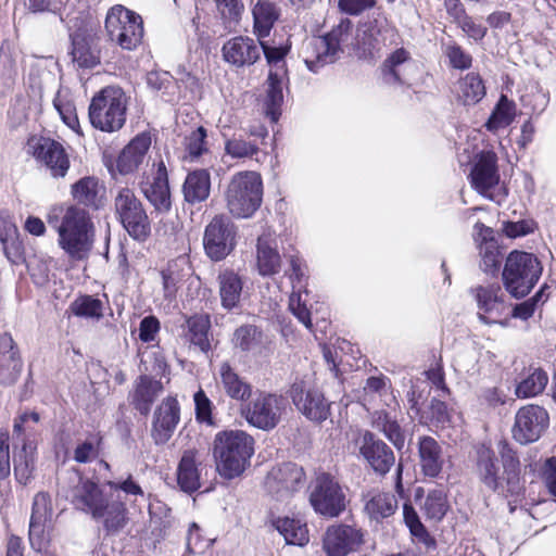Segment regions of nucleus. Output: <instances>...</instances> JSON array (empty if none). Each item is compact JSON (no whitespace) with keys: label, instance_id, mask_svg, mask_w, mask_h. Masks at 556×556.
Returning a JSON list of instances; mask_svg holds the SVG:
<instances>
[{"label":"nucleus","instance_id":"obj_7","mask_svg":"<svg viewBox=\"0 0 556 556\" xmlns=\"http://www.w3.org/2000/svg\"><path fill=\"white\" fill-rule=\"evenodd\" d=\"M105 31L111 41L125 50L136 49L143 37V22L139 14L117 4L105 17Z\"/></svg>","mask_w":556,"mask_h":556},{"label":"nucleus","instance_id":"obj_63","mask_svg":"<svg viewBox=\"0 0 556 556\" xmlns=\"http://www.w3.org/2000/svg\"><path fill=\"white\" fill-rule=\"evenodd\" d=\"M17 237V227L15 226L12 217L5 213L0 212V241L5 248L8 243L13 242Z\"/></svg>","mask_w":556,"mask_h":556},{"label":"nucleus","instance_id":"obj_13","mask_svg":"<svg viewBox=\"0 0 556 556\" xmlns=\"http://www.w3.org/2000/svg\"><path fill=\"white\" fill-rule=\"evenodd\" d=\"M548 413L542 406H523L516 414L513 437L520 444L534 442L548 427Z\"/></svg>","mask_w":556,"mask_h":556},{"label":"nucleus","instance_id":"obj_37","mask_svg":"<svg viewBox=\"0 0 556 556\" xmlns=\"http://www.w3.org/2000/svg\"><path fill=\"white\" fill-rule=\"evenodd\" d=\"M303 480L304 471L302 467L289 462L273 467L266 476L265 484L267 486H293L294 484L302 483Z\"/></svg>","mask_w":556,"mask_h":556},{"label":"nucleus","instance_id":"obj_17","mask_svg":"<svg viewBox=\"0 0 556 556\" xmlns=\"http://www.w3.org/2000/svg\"><path fill=\"white\" fill-rule=\"evenodd\" d=\"M364 542V533L354 526L339 525L327 529L324 549L327 556H348Z\"/></svg>","mask_w":556,"mask_h":556},{"label":"nucleus","instance_id":"obj_62","mask_svg":"<svg viewBox=\"0 0 556 556\" xmlns=\"http://www.w3.org/2000/svg\"><path fill=\"white\" fill-rule=\"evenodd\" d=\"M195 405V418L200 422L212 425V402L205 392L200 389L193 396Z\"/></svg>","mask_w":556,"mask_h":556},{"label":"nucleus","instance_id":"obj_56","mask_svg":"<svg viewBox=\"0 0 556 556\" xmlns=\"http://www.w3.org/2000/svg\"><path fill=\"white\" fill-rule=\"evenodd\" d=\"M444 54L448 58L450 64L454 68L467 70L471 66V55L455 42H451L445 46Z\"/></svg>","mask_w":556,"mask_h":556},{"label":"nucleus","instance_id":"obj_51","mask_svg":"<svg viewBox=\"0 0 556 556\" xmlns=\"http://www.w3.org/2000/svg\"><path fill=\"white\" fill-rule=\"evenodd\" d=\"M352 22L349 18H342L339 24L324 37L340 54L342 52V46L348 45L352 38Z\"/></svg>","mask_w":556,"mask_h":556},{"label":"nucleus","instance_id":"obj_28","mask_svg":"<svg viewBox=\"0 0 556 556\" xmlns=\"http://www.w3.org/2000/svg\"><path fill=\"white\" fill-rule=\"evenodd\" d=\"M410 65V54L403 48L395 50L382 65L383 80L389 85L406 84V68Z\"/></svg>","mask_w":556,"mask_h":556},{"label":"nucleus","instance_id":"obj_59","mask_svg":"<svg viewBox=\"0 0 556 556\" xmlns=\"http://www.w3.org/2000/svg\"><path fill=\"white\" fill-rule=\"evenodd\" d=\"M502 462L505 472L507 473V483L517 482L519 475V460L513 450L506 444H502L501 448Z\"/></svg>","mask_w":556,"mask_h":556},{"label":"nucleus","instance_id":"obj_43","mask_svg":"<svg viewBox=\"0 0 556 556\" xmlns=\"http://www.w3.org/2000/svg\"><path fill=\"white\" fill-rule=\"evenodd\" d=\"M200 475L194 452L186 451L177 468L178 486H201Z\"/></svg>","mask_w":556,"mask_h":556},{"label":"nucleus","instance_id":"obj_64","mask_svg":"<svg viewBox=\"0 0 556 556\" xmlns=\"http://www.w3.org/2000/svg\"><path fill=\"white\" fill-rule=\"evenodd\" d=\"M289 308L307 329L312 328L311 314L306 306L301 303L300 295L295 292L290 295Z\"/></svg>","mask_w":556,"mask_h":556},{"label":"nucleus","instance_id":"obj_29","mask_svg":"<svg viewBox=\"0 0 556 556\" xmlns=\"http://www.w3.org/2000/svg\"><path fill=\"white\" fill-rule=\"evenodd\" d=\"M162 383L148 376H140L134 394L132 404L142 415H148L156 396L162 392Z\"/></svg>","mask_w":556,"mask_h":556},{"label":"nucleus","instance_id":"obj_18","mask_svg":"<svg viewBox=\"0 0 556 556\" xmlns=\"http://www.w3.org/2000/svg\"><path fill=\"white\" fill-rule=\"evenodd\" d=\"M34 156L41 162L53 178H64L70 169V156L58 141L42 138L35 146Z\"/></svg>","mask_w":556,"mask_h":556},{"label":"nucleus","instance_id":"obj_26","mask_svg":"<svg viewBox=\"0 0 556 556\" xmlns=\"http://www.w3.org/2000/svg\"><path fill=\"white\" fill-rule=\"evenodd\" d=\"M477 472L481 482L488 486H498L496 457L494 451L485 443L473 446Z\"/></svg>","mask_w":556,"mask_h":556},{"label":"nucleus","instance_id":"obj_16","mask_svg":"<svg viewBox=\"0 0 556 556\" xmlns=\"http://www.w3.org/2000/svg\"><path fill=\"white\" fill-rule=\"evenodd\" d=\"M477 301L478 318L485 325H494L506 314L505 295L500 285L478 286L472 289Z\"/></svg>","mask_w":556,"mask_h":556},{"label":"nucleus","instance_id":"obj_10","mask_svg":"<svg viewBox=\"0 0 556 556\" xmlns=\"http://www.w3.org/2000/svg\"><path fill=\"white\" fill-rule=\"evenodd\" d=\"M286 409V400L276 394L261 393L243 409L247 421L261 430H271L280 421Z\"/></svg>","mask_w":556,"mask_h":556},{"label":"nucleus","instance_id":"obj_4","mask_svg":"<svg viewBox=\"0 0 556 556\" xmlns=\"http://www.w3.org/2000/svg\"><path fill=\"white\" fill-rule=\"evenodd\" d=\"M73 504L77 509L91 513L93 518H102L108 533L119 532L128 522L126 508L119 493L109 501L101 489H73Z\"/></svg>","mask_w":556,"mask_h":556},{"label":"nucleus","instance_id":"obj_49","mask_svg":"<svg viewBox=\"0 0 556 556\" xmlns=\"http://www.w3.org/2000/svg\"><path fill=\"white\" fill-rule=\"evenodd\" d=\"M258 146L240 137L225 140V153L232 159H248L258 153Z\"/></svg>","mask_w":556,"mask_h":556},{"label":"nucleus","instance_id":"obj_54","mask_svg":"<svg viewBox=\"0 0 556 556\" xmlns=\"http://www.w3.org/2000/svg\"><path fill=\"white\" fill-rule=\"evenodd\" d=\"M72 55L74 62H76L79 67L91 68L100 62L98 53L91 50L84 41L73 42Z\"/></svg>","mask_w":556,"mask_h":556},{"label":"nucleus","instance_id":"obj_36","mask_svg":"<svg viewBox=\"0 0 556 556\" xmlns=\"http://www.w3.org/2000/svg\"><path fill=\"white\" fill-rule=\"evenodd\" d=\"M457 99L464 105H473L485 96V86L479 74L468 73L460 78L456 89Z\"/></svg>","mask_w":556,"mask_h":556},{"label":"nucleus","instance_id":"obj_21","mask_svg":"<svg viewBox=\"0 0 556 556\" xmlns=\"http://www.w3.org/2000/svg\"><path fill=\"white\" fill-rule=\"evenodd\" d=\"M150 146L151 137L149 134L142 132L131 139L117 157L116 168L118 173L122 175L135 173L146 160Z\"/></svg>","mask_w":556,"mask_h":556},{"label":"nucleus","instance_id":"obj_3","mask_svg":"<svg viewBox=\"0 0 556 556\" xmlns=\"http://www.w3.org/2000/svg\"><path fill=\"white\" fill-rule=\"evenodd\" d=\"M263 179L260 173L243 170L236 173L226 189L228 212L235 218H250L263 201Z\"/></svg>","mask_w":556,"mask_h":556},{"label":"nucleus","instance_id":"obj_46","mask_svg":"<svg viewBox=\"0 0 556 556\" xmlns=\"http://www.w3.org/2000/svg\"><path fill=\"white\" fill-rule=\"evenodd\" d=\"M547 382V372L541 368H535L527 378L519 382L516 388V394L520 399L536 396L544 391Z\"/></svg>","mask_w":556,"mask_h":556},{"label":"nucleus","instance_id":"obj_2","mask_svg":"<svg viewBox=\"0 0 556 556\" xmlns=\"http://www.w3.org/2000/svg\"><path fill=\"white\" fill-rule=\"evenodd\" d=\"M254 440L241 430L218 432L214 440L216 470L225 479L231 480L243 473L253 455Z\"/></svg>","mask_w":556,"mask_h":556},{"label":"nucleus","instance_id":"obj_47","mask_svg":"<svg viewBox=\"0 0 556 556\" xmlns=\"http://www.w3.org/2000/svg\"><path fill=\"white\" fill-rule=\"evenodd\" d=\"M268 89L266 97V112L270 115L271 119L275 122L278 118V109L283 100L282 94V75L278 73V71H270L268 78Z\"/></svg>","mask_w":556,"mask_h":556},{"label":"nucleus","instance_id":"obj_48","mask_svg":"<svg viewBox=\"0 0 556 556\" xmlns=\"http://www.w3.org/2000/svg\"><path fill=\"white\" fill-rule=\"evenodd\" d=\"M71 309L78 317L100 319L103 316L104 304L92 295H81L71 304Z\"/></svg>","mask_w":556,"mask_h":556},{"label":"nucleus","instance_id":"obj_25","mask_svg":"<svg viewBox=\"0 0 556 556\" xmlns=\"http://www.w3.org/2000/svg\"><path fill=\"white\" fill-rule=\"evenodd\" d=\"M211 191V176L207 169H197L189 173L182 186L185 200L190 204L205 201Z\"/></svg>","mask_w":556,"mask_h":556},{"label":"nucleus","instance_id":"obj_50","mask_svg":"<svg viewBox=\"0 0 556 556\" xmlns=\"http://www.w3.org/2000/svg\"><path fill=\"white\" fill-rule=\"evenodd\" d=\"M23 363L17 351L0 356V379L7 383H13L18 378Z\"/></svg>","mask_w":556,"mask_h":556},{"label":"nucleus","instance_id":"obj_40","mask_svg":"<svg viewBox=\"0 0 556 556\" xmlns=\"http://www.w3.org/2000/svg\"><path fill=\"white\" fill-rule=\"evenodd\" d=\"M206 138L207 130L203 126H199L187 135L184 139V159L190 162H198L210 155Z\"/></svg>","mask_w":556,"mask_h":556},{"label":"nucleus","instance_id":"obj_22","mask_svg":"<svg viewBox=\"0 0 556 556\" xmlns=\"http://www.w3.org/2000/svg\"><path fill=\"white\" fill-rule=\"evenodd\" d=\"M309 503L317 514L334 518L345 509L348 501L341 489H314Z\"/></svg>","mask_w":556,"mask_h":556},{"label":"nucleus","instance_id":"obj_9","mask_svg":"<svg viewBox=\"0 0 556 556\" xmlns=\"http://www.w3.org/2000/svg\"><path fill=\"white\" fill-rule=\"evenodd\" d=\"M351 442L348 445L353 453L358 454L368 463L375 472L384 476L394 465L395 457L392 450L376 435L368 431L352 430L349 434Z\"/></svg>","mask_w":556,"mask_h":556},{"label":"nucleus","instance_id":"obj_15","mask_svg":"<svg viewBox=\"0 0 556 556\" xmlns=\"http://www.w3.org/2000/svg\"><path fill=\"white\" fill-rule=\"evenodd\" d=\"M203 244L210 258L220 261L226 257L233 248L230 220L225 216H215L205 228Z\"/></svg>","mask_w":556,"mask_h":556},{"label":"nucleus","instance_id":"obj_5","mask_svg":"<svg viewBox=\"0 0 556 556\" xmlns=\"http://www.w3.org/2000/svg\"><path fill=\"white\" fill-rule=\"evenodd\" d=\"M541 262L532 253L513 251L508 254L502 273L506 291L516 299L530 293L542 275Z\"/></svg>","mask_w":556,"mask_h":556},{"label":"nucleus","instance_id":"obj_30","mask_svg":"<svg viewBox=\"0 0 556 556\" xmlns=\"http://www.w3.org/2000/svg\"><path fill=\"white\" fill-rule=\"evenodd\" d=\"M252 15L254 34L258 39H264L269 36L274 24L278 20L279 10L267 0H258L252 9Z\"/></svg>","mask_w":556,"mask_h":556},{"label":"nucleus","instance_id":"obj_55","mask_svg":"<svg viewBox=\"0 0 556 556\" xmlns=\"http://www.w3.org/2000/svg\"><path fill=\"white\" fill-rule=\"evenodd\" d=\"M53 503L49 492L40 491L35 495L30 518L51 521Z\"/></svg>","mask_w":556,"mask_h":556},{"label":"nucleus","instance_id":"obj_1","mask_svg":"<svg viewBox=\"0 0 556 556\" xmlns=\"http://www.w3.org/2000/svg\"><path fill=\"white\" fill-rule=\"evenodd\" d=\"M58 244L71 261L88 260L94 243V225L89 213L77 205L68 206L56 227Z\"/></svg>","mask_w":556,"mask_h":556},{"label":"nucleus","instance_id":"obj_27","mask_svg":"<svg viewBox=\"0 0 556 556\" xmlns=\"http://www.w3.org/2000/svg\"><path fill=\"white\" fill-rule=\"evenodd\" d=\"M232 343L242 352L258 355L262 354L265 349L266 337L258 327L247 324L235 330Z\"/></svg>","mask_w":556,"mask_h":556},{"label":"nucleus","instance_id":"obj_57","mask_svg":"<svg viewBox=\"0 0 556 556\" xmlns=\"http://www.w3.org/2000/svg\"><path fill=\"white\" fill-rule=\"evenodd\" d=\"M100 441V438L91 437L79 443L74 450L73 458L81 464L91 462L98 456Z\"/></svg>","mask_w":556,"mask_h":556},{"label":"nucleus","instance_id":"obj_6","mask_svg":"<svg viewBox=\"0 0 556 556\" xmlns=\"http://www.w3.org/2000/svg\"><path fill=\"white\" fill-rule=\"evenodd\" d=\"M127 99L122 88L108 86L97 93L89 105V118L93 127L102 131H115L126 121Z\"/></svg>","mask_w":556,"mask_h":556},{"label":"nucleus","instance_id":"obj_35","mask_svg":"<svg viewBox=\"0 0 556 556\" xmlns=\"http://www.w3.org/2000/svg\"><path fill=\"white\" fill-rule=\"evenodd\" d=\"M371 426L382 432L386 438L397 448L405 445V434L397 421L384 410H376L371 415Z\"/></svg>","mask_w":556,"mask_h":556},{"label":"nucleus","instance_id":"obj_33","mask_svg":"<svg viewBox=\"0 0 556 556\" xmlns=\"http://www.w3.org/2000/svg\"><path fill=\"white\" fill-rule=\"evenodd\" d=\"M188 331L186 337L200 351L207 353L211 350L210 330L211 320L208 315H193L186 320Z\"/></svg>","mask_w":556,"mask_h":556},{"label":"nucleus","instance_id":"obj_20","mask_svg":"<svg viewBox=\"0 0 556 556\" xmlns=\"http://www.w3.org/2000/svg\"><path fill=\"white\" fill-rule=\"evenodd\" d=\"M179 404L175 397L164 399L157 407L154 420L152 435L156 443H165L174 432L179 422Z\"/></svg>","mask_w":556,"mask_h":556},{"label":"nucleus","instance_id":"obj_34","mask_svg":"<svg viewBox=\"0 0 556 556\" xmlns=\"http://www.w3.org/2000/svg\"><path fill=\"white\" fill-rule=\"evenodd\" d=\"M280 255L271 245L270 236H261L257 240V268L261 275L271 276L280 269Z\"/></svg>","mask_w":556,"mask_h":556},{"label":"nucleus","instance_id":"obj_45","mask_svg":"<svg viewBox=\"0 0 556 556\" xmlns=\"http://www.w3.org/2000/svg\"><path fill=\"white\" fill-rule=\"evenodd\" d=\"M146 81L152 91L157 92L166 101H173L177 84L168 72L151 71L147 74Z\"/></svg>","mask_w":556,"mask_h":556},{"label":"nucleus","instance_id":"obj_38","mask_svg":"<svg viewBox=\"0 0 556 556\" xmlns=\"http://www.w3.org/2000/svg\"><path fill=\"white\" fill-rule=\"evenodd\" d=\"M271 525L285 538L287 544L304 546L309 541L306 525L300 520L288 517L275 518Z\"/></svg>","mask_w":556,"mask_h":556},{"label":"nucleus","instance_id":"obj_8","mask_svg":"<svg viewBox=\"0 0 556 556\" xmlns=\"http://www.w3.org/2000/svg\"><path fill=\"white\" fill-rule=\"evenodd\" d=\"M115 213L128 235L144 240L150 231V220L140 200L129 188L118 190L114 199Z\"/></svg>","mask_w":556,"mask_h":556},{"label":"nucleus","instance_id":"obj_19","mask_svg":"<svg viewBox=\"0 0 556 556\" xmlns=\"http://www.w3.org/2000/svg\"><path fill=\"white\" fill-rule=\"evenodd\" d=\"M223 56L233 66H250L261 58L260 46L250 37L238 36L225 42Z\"/></svg>","mask_w":556,"mask_h":556},{"label":"nucleus","instance_id":"obj_42","mask_svg":"<svg viewBox=\"0 0 556 556\" xmlns=\"http://www.w3.org/2000/svg\"><path fill=\"white\" fill-rule=\"evenodd\" d=\"M515 103L505 94H502L493 109L491 116L485 123L486 129L490 131H496L510 125L515 117Z\"/></svg>","mask_w":556,"mask_h":556},{"label":"nucleus","instance_id":"obj_11","mask_svg":"<svg viewBox=\"0 0 556 556\" xmlns=\"http://www.w3.org/2000/svg\"><path fill=\"white\" fill-rule=\"evenodd\" d=\"M290 396L298 410L311 421L323 422L330 415L329 402L305 377L292 383Z\"/></svg>","mask_w":556,"mask_h":556},{"label":"nucleus","instance_id":"obj_61","mask_svg":"<svg viewBox=\"0 0 556 556\" xmlns=\"http://www.w3.org/2000/svg\"><path fill=\"white\" fill-rule=\"evenodd\" d=\"M481 263L480 267L484 273H493L496 270L501 263V256L497 248L493 242L485 243L481 247Z\"/></svg>","mask_w":556,"mask_h":556},{"label":"nucleus","instance_id":"obj_24","mask_svg":"<svg viewBox=\"0 0 556 556\" xmlns=\"http://www.w3.org/2000/svg\"><path fill=\"white\" fill-rule=\"evenodd\" d=\"M218 288L222 306L227 311L238 309L243 298V280L232 270L218 275Z\"/></svg>","mask_w":556,"mask_h":556},{"label":"nucleus","instance_id":"obj_31","mask_svg":"<svg viewBox=\"0 0 556 556\" xmlns=\"http://www.w3.org/2000/svg\"><path fill=\"white\" fill-rule=\"evenodd\" d=\"M419 457L422 471L426 476L437 477L442 469L441 446L431 437L419 439Z\"/></svg>","mask_w":556,"mask_h":556},{"label":"nucleus","instance_id":"obj_23","mask_svg":"<svg viewBox=\"0 0 556 556\" xmlns=\"http://www.w3.org/2000/svg\"><path fill=\"white\" fill-rule=\"evenodd\" d=\"M303 53L306 66L314 73L325 65L336 62L340 55L324 36L312 38L305 45Z\"/></svg>","mask_w":556,"mask_h":556},{"label":"nucleus","instance_id":"obj_41","mask_svg":"<svg viewBox=\"0 0 556 556\" xmlns=\"http://www.w3.org/2000/svg\"><path fill=\"white\" fill-rule=\"evenodd\" d=\"M99 180L94 177H84L72 186V195L80 204L98 208Z\"/></svg>","mask_w":556,"mask_h":556},{"label":"nucleus","instance_id":"obj_52","mask_svg":"<svg viewBox=\"0 0 556 556\" xmlns=\"http://www.w3.org/2000/svg\"><path fill=\"white\" fill-rule=\"evenodd\" d=\"M49 520H35L30 518L29 522V543L33 549L41 552L47 547L49 542L48 528L50 527Z\"/></svg>","mask_w":556,"mask_h":556},{"label":"nucleus","instance_id":"obj_58","mask_svg":"<svg viewBox=\"0 0 556 556\" xmlns=\"http://www.w3.org/2000/svg\"><path fill=\"white\" fill-rule=\"evenodd\" d=\"M422 417L429 419L431 425L435 427H444L450 421V413L446 404L437 399L431 400L426 416Z\"/></svg>","mask_w":556,"mask_h":556},{"label":"nucleus","instance_id":"obj_53","mask_svg":"<svg viewBox=\"0 0 556 556\" xmlns=\"http://www.w3.org/2000/svg\"><path fill=\"white\" fill-rule=\"evenodd\" d=\"M222 20L227 24L237 25L244 12L242 0H214Z\"/></svg>","mask_w":556,"mask_h":556},{"label":"nucleus","instance_id":"obj_44","mask_svg":"<svg viewBox=\"0 0 556 556\" xmlns=\"http://www.w3.org/2000/svg\"><path fill=\"white\" fill-rule=\"evenodd\" d=\"M420 506L428 518L435 521L441 520L450 508L444 489L430 490Z\"/></svg>","mask_w":556,"mask_h":556},{"label":"nucleus","instance_id":"obj_12","mask_svg":"<svg viewBox=\"0 0 556 556\" xmlns=\"http://www.w3.org/2000/svg\"><path fill=\"white\" fill-rule=\"evenodd\" d=\"M469 179L475 190L494 200L493 191L500 185V172L497 156L493 151H481L475 155Z\"/></svg>","mask_w":556,"mask_h":556},{"label":"nucleus","instance_id":"obj_32","mask_svg":"<svg viewBox=\"0 0 556 556\" xmlns=\"http://www.w3.org/2000/svg\"><path fill=\"white\" fill-rule=\"evenodd\" d=\"M218 372L228 396L238 401H245L250 397L251 386L239 377L228 362H223L219 365Z\"/></svg>","mask_w":556,"mask_h":556},{"label":"nucleus","instance_id":"obj_39","mask_svg":"<svg viewBox=\"0 0 556 556\" xmlns=\"http://www.w3.org/2000/svg\"><path fill=\"white\" fill-rule=\"evenodd\" d=\"M367 497L365 510L375 520L391 516L397 507V501L394 494L390 492L377 491L368 493Z\"/></svg>","mask_w":556,"mask_h":556},{"label":"nucleus","instance_id":"obj_60","mask_svg":"<svg viewBox=\"0 0 556 556\" xmlns=\"http://www.w3.org/2000/svg\"><path fill=\"white\" fill-rule=\"evenodd\" d=\"M53 103L64 124L76 130L79 127V122L74 104L70 100L60 97L55 98Z\"/></svg>","mask_w":556,"mask_h":556},{"label":"nucleus","instance_id":"obj_14","mask_svg":"<svg viewBox=\"0 0 556 556\" xmlns=\"http://www.w3.org/2000/svg\"><path fill=\"white\" fill-rule=\"evenodd\" d=\"M139 186L146 199L157 212L166 213L170 210L168 176L163 161L153 164L151 173L143 175Z\"/></svg>","mask_w":556,"mask_h":556}]
</instances>
